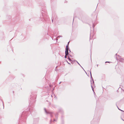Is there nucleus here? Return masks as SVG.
<instances>
[{
	"instance_id": "39448f33",
	"label": "nucleus",
	"mask_w": 124,
	"mask_h": 124,
	"mask_svg": "<svg viewBox=\"0 0 124 124\" xmlns=\"http://www.w3.org/2000/svg\"><path fill=\"white\" fill-rule=\"evenodd\" d=\"M60 37H62V36H59L58 37V38Z\"/></svg>"
},
{
	"instance_id": "423d86ee",
	"label": "nucleus",
	"mask_w": 124,
	"mask_h": 124,
	"mask_svg": "<svg viewBox=\"0 0 124 124\" xmlns=\"http://www.w3.org/2000/svg\"><path fill=\"white\" fill-rule=\"evenodd\" d=\"M68 59L69 60V61H71V59H70V58H69V57H68Z\"/></svg>"
},
{
	"instance_id": "9d476101",
	"label": "nucleus",
	"mask_w": 124,
	"mask_h": 124,
	"mask_svg": "<svg viewBox=\"0 0 124 124\" xmlns=\"http://www.w3.org/2000/svg\"><path fill=\"white\" fill-rule=\"evenodd\" d=\"M78 63V64H79L80 66H81H81L79 64L78 62H77Z\"/></svg>"
},
{
	"instance_id": "20e7f679",
	"label": "nucleus",
	"mask_w": 124,
	"mask_h": 124,
	"mask_svg": "<svg viewBox=\"0 0 124 124\" xmlns=\"http://www.w3.org/2000/svg\"><path fill=\"white\" fill-rule=\"evenodd\" d=\"M118 109H119V110H121V111H123V113H122V114H123L124 115V111H123V110H121V109H119L118 108Z\"/></svg>"
},
{
	"instance_id": "7ed1b4c3",
	"label": "nucleus",
	"mask_w": 124,
	"mask_h": 124,
	"mask_svg": "<svg viewBox=\"0 0 124 124\" xmlns=\"http://www.w3.org/2000/svg\"><path fill=\"white\" fill-rule=\"evenodd\" d=\"M119 61L122 62H124V59L121 58L119 59Z\"/></svg>"
},
{
	"instance_id": "f03ea898",
	"label": "nucleus",
	"mask_w": 124,
	"mask_h": 124,
	"mask_svg": "<svg viewBox=\"0 0 124 124\" xmlns=\"http://www.w3.org/2000/svg\"><path fill=\"white\" fill-rule=\"evenodd\" d=\"M69 42L68 43V45H66V48L65 51V54L66 55H67L68 54V51H69V48H68V45Z\"/></svg>"
},
{
	"instance_id": "6e6552de",
	"label": "nucleus",
	"mask_w": 124,
	"mask_h": 124,
	"mask_svg": "<svg viewBox=\"0 0 124 124\" xmlns=\"http://www.w3.org/2000/svg\"><path fill=\"white\" fill-rule=\"evenodd\" d=\"M66 55H65V58H67V57H66Z\"/></svg>"
},
{
	"instance_id": "f8f14e48",
	"label": "nucleus",
	"mask_w": 124,
	"mask_h": 124,
	"mask_svg": "<svg viewBox=\"0 0 124 124\" xmlns=\"http://www.w3.org/2000/svg\"><path fill=\"white\" fill-rule=\"evenodd\" d=\"M61 83V82H60L59 83V84H60Z\"/></svg>"
},
{
	"instance_id": "f257e3e1",
	"label": "nucleus",
	"mask_w": 124,
	"mask_h": 124,
	"mask_svg": "<svg viewBox=\"0 0 124 124\" xmlns=\"http://www.w3.org/2000/svg\"><path fill=\"white\" fill-rule=\"evenodd\" d=\"M90 75H91V78L92 79V80L93 81V83H92L91 81V87H92V90H93V91L94 92V93H95V92H94V90H93V87H94L93 84H94V81H93V79L92 78V76L91 73V71H90Z\"/></svg>"
},
{
	"instance_id": "1a4fd4ad",
	"label": "nucleus",
	"mask_w": 124,
	"mask_h": 124,
	"mask_svg": "<svg viewBox=\"0 0 124 124\" xmlns=\"http://www.w3.org/2000/svg\"><path fill=\"white\" fill-rule=\"evenodd\" d=\"M107 62H108V63H110V62H105V63H107Z\"/></svg>"
},
{
	"instance_id": "ddd939ff",
	"label": "nucleus",
	"mask_w": 124,
	"mask_h": 124,
	"mask_svg": "<svg viewBox=\"0 0 124 124\" xmlns=\"http://www.w3.org/2000/svg\"><path fill=\"white\" fill-rule=\"evenodd\" d=\"M123 120L124 121V120Z\"/></svg>"
},
{
	"instance_id": "0eeeda50",
	"label": "nucleus",
	"mask_w": 124,
	"mask_h": 124,
	"mask_svg": "<svg viewBox=\"0 0 124 124\" xmlns=\"http://www.w3.org/2000/svg\"><path fill=\"white\" fill-rule=\"evenodd\" d=\"M45 111L46 113H47V112H46V109L45 108Z\"/></svg>"
},
{
	"instance_id": "9b49d317",
	"label": "nucleus",
	"mask_w": 124,
	"mask_h": 124,
	"mask_svg": "<svg viewBox=\"0 0 124 124\" xmlns=\"http://www.w3.org/2000/svg\"><path fill=\"white\" fill-rule=\"evenodd\" d=\"M67 62L69 64H70V63H69L68 62Z\"/></svg>"
}]
</instances>
